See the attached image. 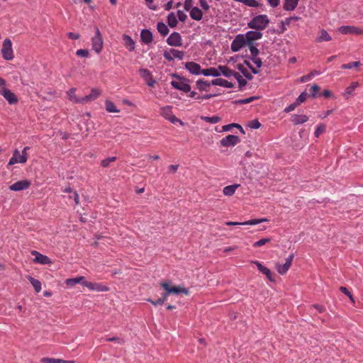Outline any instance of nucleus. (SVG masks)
Segmentation results:
<instances>
[{
    "label": "nucleus",
    "instance_id": "obj_20",
    "mask_svg": "<svg viewBox=\"0 0 363 363\" xmlns=\"http://www.w3.org/2000/svg\"><path fill=\"white\" fill-rule=\"evenodd\" d=\"M140 72L141 74V76L144 78L146 84L149 86H151V87L154 86L156 82L155 79H152L150 72L146 69H140Z\"/></svg>",
    "mask_w": 363,
    "mask_h": 363
},
{
    "label": "nucleus",
    "instance_id": "obj_63",
    "mask_svg": "<svg viewBox=\"0 0 363 363\" xmlns=\"http://www.w3.org/2000/svg\"><path fill=\"white\" fill-rule=\"evenodd\" d=\"M107 340L109 342H116L118 344H121V345L124 343V340L123 339L119 338V337H116L108 338V339H107Z\"/></svg>",
    "mask_w": 363,
    "mask_h": 363
},
{
    "label": "nucleus",
    "instance_id": "obj_27",
    "mask_svg": "<svg viewBox=\"0 0 363 363\" xmlns=\"http://www.w3.org/2000/svg\"><path fill=\"white\" fill-rule=\"evenodd\" d=\"M190 16L195 21H200L202 19L203 12L200 9L194 6L190 10Z\"/></svg>",
    "mask_w": 363,
    "mask_h": 363
},
{
    "label": "nucleus",
    "instance_id": "obj_57",
    "mask_svg": "<svg viewBox=\"0 0 363 363\" xmlns=\"http://www.w3.org/2000/svg\"><path fill=\"white\" fill-rule=\"evenodd\" d=\"M340 291L341 292H342L343 294H345V295H347V296L350 298V299L352 302H354V299H353V297H352V294H351V293H350V292L347 289V288H346V287H345V286H340Z\"/></svg>",
    "mask_w": 363,
    "mask_h": 363
},
{
    "label": "nucleus",
    "instance_id": "obj_9",
    "mask_svg": "<svg viewBox=\"0 0 363 363\" xmlns=\"http://www.w3.org/2000/svg\"><path fill=\"white\" fill-rule=\"evenodd\" d=\"M0 94L10 104H14L18 102L16 96L9 89L4 87L0 89Z\"/></svg>",
    "mask_w": 363,
    "mask_h": 363
},
{
    "label": "nucleus",
    "instance_id": "obj_64",
    "mask_svg": "<svg viewBox=\"0 0 363 363\" xmlns=\"http://www.w3.org/2000/svg\"><path fill=\"white\" fill-rule=\"evenodd\" d=\"M253 62L256 65V66L257 67H261L262 65V60L259 58V57H254V58H252Z\"/></svg>",
    "mask_w": 363,
    "mask_h": 363
},
{
    "label": "nucleus",
    "instance_id": "obj_10",
    "mask_svg": "<svg viewBox=\"0 0 363 363\" xmlns=\"http://www.w3.org/2000/svg\"><path fill=\"white\" fill-rule=\"evenodd\" d=\"M293 259H294V255H289L286 259V262L284 264H281L279 263H277L276 264V269L277 270V272L280 274H284L286 273V272L289 269V268L291 267V264H292V262H293Z\"/></svg>",
    "mask_w": 363,
    "mask_h": 363
},
{
    "label": "nucleus",
    "instance_id": "obj_19",
    "mask_svg": "<svg viewBox=\"0 0 363 363\" xmlns=\"http://www.w3.org/2000/svg\"><path fill=\"white\" fill-rule=\"evenodd\" d=\"M31 254L35 256V262L42 264H47L51 263V261L48 257L43 255L35 250L32 251Z\"/></svg>",
    "mask_w": 363,
    "mask_h": 363
},
{
    "label": "nucleus",
    "instance_id": "obj_13",
    "mask_svg": "<svg viewBox=\"0 0 363 363\" xmlns=\"http://www.w3.org/2000/svg\"><path fill=\"white\" fill-rule=\"evenodd\" d=\"M181 35L177 32L172 33L167 39V43L171 46L179 47L182 45Z\"/></svg>",
    "mask_w": 363,
    "mask_h": 363
},
{
    "label": "nucleus",
    "instance_id": "obj_11",
    "mask_svg": "<svg viewBox=\"0 0 363 363\" xmlns=\"http://www.w3.org/2000/svg\"><path fill=\"white\" fill-rule=\"evenodd\" d=\"M82 285L87 287L90 291H108V287L100 284V283H93L87 281H84L82 282Z\"/></svg>",
    "mask_w": 363,
    "mask_h": 363
},
{
    "label": "nucleus",
    "instance_id": "obj_25",
    "mask_svg": "<svg viewBox=\"0 0 363 363\" xmlns=\"http://www.w3.org/2000/svg\"><path fill=\"white\" fill-rule=\"evenodd\" d=\"M123 40L125 47L129 51H133L135 49V42L133 41V40L128 35H123Z\"/></svg>",
    "mask_w": 363,
    "mask_h": 363
},
{
    "label": "nucleus",
    "instance_id": "obj_36",
    "mask_svg": "<svg viewBox=\"0 0 363 363\" xmlns=\"http://www.w3.org/2000/svg\"><path fill=\"white\" fill-rule=\"evenodd\" d=\"M157 29L162 36L167 35L169 31L168 27L162 22L157 23Z\"/></svg>",
    "mask_w": 363,
    "mask_h": 363
},
{
    "label": "nucleus",
    "instance_id": "obj_7",
    "mask_svg": "<svg viewBox=\"0 0 363 363\" xmlns=\"http://www.w3.org/2000/svg\"><path fill=\"white\" fill-rule=\"evenodd\" d=\"M27 160V156L23 155L22 153L21 154L18 150H15L12 157L9 160L8 165H13L16 163L24 164L26 162Z\"/></svg>",
    "mask_w": 363,
    "mask_h": 363
},
{
    "label": "nucleus",
    "instance_id": "obj_38",
    "mask_svg": "<svg viewBox=\"0 0 363 363\" xmlns=\"http://www.w3.org/2000/svg\"><path fill=\"white\" fill-rule=\"evenodd\" d=\"M160 114L168 120V118L173 114L172 111V106H166L164 107L161 108Z\"/></svg>",
    "mask_w": 363,
    "mask_h": 363
},
{
    "label": "nucleus",
    "instance_id": "obj_62",
    "mask_svg": "<svg viewBox=\"0 0 363 363\" xmlns=\"http://www.w3.org/2000/svg\"><path fill=\"white\" fill-rule=\"evenodd\" d=\"M199 3L203 10L208 11L209 9L210 6L206 0H199Z\"/></svg>",
    "mask_w": 363,
    "mask_h": 363
},
{
    "label": "nucleus",
    "instance_id": "obj_22",
    "mask_svg": "<svg viewBox=\"0 0 363 363\" xmlns=\"http://www.w3.org/2000/svg\"><path fill=\"white\" fill-rule=\"evenodd\" d=\"M140 38L144 43L150 44L153 40V36L149 30L143 29L140 33Z\"/></svg>",
    "mask_w": 363,
    "mask_h": 363
},
{
    "label": "nucleus",
    "instance_id": "obj_53",
    "mask_svg": "<svg viewBox=\"0 0 363 363\" xmlns=\"http://www.w3.org/2000/svg\"><path fill=\"white\" fill-rule=\"evenodd\" d=\"M306 96H307V94L306 92H302L299 96L296 99V104H298V106L304 102L306 100Z\"/></svg>",
    "mask_w": 363,
    "mask_h": 363
},
{
    "label": "nucleus",
    "instance_id": "obj_1",
    "mask_svg": "<svg viewBox=\"0 0 363 363\" xmlns=\"http://www.w3.org/2000/svg\"><path fill=\"white\" fill-rule=\"evenodd\" d=\"M269 23V20L267 15L260 14L254 17L248 23L247 26L250 28L255 29L257 30H264Z\"/></svg>",
    "mask_w": 363,
    "mask_h": 363
},
{
    "label": "nucleus",
    "instance_id": "obj_6",
    "mask_svg": "<svg viewBox=\"0 0 363 363\" xmlns=\"http://www.w3.org/2000/svg\"><path fill=\"white\" fill-rule=\"evenodd\" d=\"M338 31L344 35H363V28L354 26H342Z\"/></svg>",
    "mask_w": 363,
    "mask_h": 363
},
{
    "label": "nucleus",
    "instance_id": "obj_33",
    "mask_svg": "<svg viewBox=\"0 0 363 363\" xmlns=\"http://www.w3.org/2000/svg\"><path fill=\"white\" fill-rule=\"evenodd\" d=\"M240 186V184H233L226 186L223 188V192L225 196H232L235 194V190Z\"/></svg>",
    "mask_w": 363,
    "mask_h": 363
},
{
    "label": "nucleus",
    "instance_id": "obj_34",
    "mask_svg": "<svg viewBox=\"0 0 363 363\" xmlns=\"http://www.w3.org/2000/svg\"><path fill=\"white\" fill-rule=\"evenodd\" d=\"M211 85H212L211 82H208L203 79L196 81V86L200 91H206Z\"/></svg>",
    "mask_w": 363,
    "mask_h": 363
},
{
    "label": "nucleus",
    "instance_id": "obj_52",
    "mask_svg": "<svg viewBox=\"0 0 363 363\" xmlns=\"http://www.w3.org/2000/svg\"><path fill=\"white\" fill-rule=\"evenodd\" d=\"M360 65L359 62H353L347 64H343L342 65V69H352L353 67H358Z\"/></svg>",
    "mask_w": 363,
    "mask_h": 363
},
{
    "label": "nucleus",
    "instance_id": "obj_37",
    "mask_svg": "<svg viewBox=\"0 0 363 363\" xmlns=\"http://www.w3.org/2000/svg\"><path fill=\"white\" fill-rule=\"evenodd\" d=\"M105 105H106V110L109 113H119L120 112V110L116 108L115 104L109 100L106 101Z\"/></svg>",
    "mask_w": 363,
    "mask_h": 363
},
{
    "label": "nucleus",
    "instance_id": "obj_14",
    "mask_svg": "<svg viewBox=\"0 0 363 363\" xmlns=\"http://www.w3.org/2000/svg\"><path fill=\"white\" fill-rule=\"evenodd\" d=\"M238 143H240V138L233 135H228L220 140V144L223 147L234 146Z\"/></svg>",
    "mask_w": 363,
    "mask_h": 363
},
{
    "label": "nucleus",
    "instance_id": "obj_56",
    "mask_svg": "<svg viewBox=\"0 0 363 363\" xmlns=\"http://www.w3.org/2000/svg\"><path fill=\"white\" fill-rule=\"evenodd\" d=\"M77 55L82 57H86L89 55V51L85 49H79L76 52Z\"/></svg>",
    "mask_w": 363,
    "mask_h": 363
},
{
    "label": "nucleus",
    "instance_id": "obj_26",
    "mask_svg": "<svg viewBox=\"0 0 363 363\" xmlns=\"http://www.w3.org/2000/svg\"><path fill=\"white\" fill-rule=\"evenodd\" d=\"M308 120L306 115L294 114L291 116V122L295 125L302 124Z\"/></svg>",
    "mask_w": 363,
    "mask_h": 363
},
{
    "label": "nucleus",
    "instance_id": "obj_39",
    "mask_svg": "<svg viewBox=\"0 0 363 363\" xmlns=\"http://www.w3.org/2000/svg\"><path fill=\"white\" fill-rule=\"evenodd\" d=\"M359 86V83L357 82H352L351 84L346 88L344 96L345 97H347V96H350L352 94V92L355 90L356 88H357Z\"/></svg>",
    "mask_w": 363,
    "mask_h": 363
},
{
    "label": "nucleus",
    "instance_id": "obj_8",
    "mask_svg": "<svg viewBox=\"0 0 363 363\" xmlns=\"http://www.w3.org/2000/svg\"><path fill=\"white\" fill-rule=\"evenodd\" d=\"M247 41L243 35H238L231 43V50L233 52H238L240 50L245 44Z\"/></svg>",
    "mask_w": 363,
    "mask_h": 363
},
{
    "label": "nucleus",
    "instance_id": "obj_3",
    "mask_svg": "<svg viewBox=\"0 0 363 363\" xmlns=\"http://www.w3.org/2000/svg\"><path fill=\"white\" fill-rule=\"evenodd\" d=\"M174 77L176 79L171 82V85L174 89L182 91L185 93L190 92L191 86L187 83V79L177 75H174Z\"/></svg>",
    "mask_w": 363,
    "mask_h": 363
},
{
    "label": "nucleus",
    "instance_id": "obj_44",
    "mask_svg": "<svg viewBox=\"0 0 363 363\" xmlns=\"http://www.w3.org/2000/svg\"><path fill=\"white\" fill-rule=\"evenodd\" d=\"M201 119L206 122L213 123V124L217 123L220 121V118L217 116H213L212 117L203 116V117H201Z\"/></svg>",
    "mask_w": 363,
    "mask_h": 363
},
{
    "label": "nucleus",
    "instance_id": "obj_50",
    "mask_svg": "<svg viewBox=\"0 0 363 363\" xmlns=\"http://www.w3.org/2000/svg\"><path fill=\"white\" fill-rule=\"evenodd\" d=\"M250 46V52L252 55V58L257 57L259 53V50L255 47L253 45H248Z\"/></svg>",
    "mask_w": 363,
    "mask_h": 363
},
{
    "label": "nucleus",
    "instance_id": "obj_42",
    "mask_svg": "<svg viewBox=\"0 0 363 363\" xmlns=\"http://www.w3.org/2000/svg\"><path fill=\"white\" fill-rule=\"evenodd\" d=\"M238 69L239 71H240L242 74L249 80H251L252 79V75L248 72L247 69L244 67L242 65H238Z\"/></svg>",
    "mask_w": 363,
    "mask_h": 363
},
{
    "label": "nucleus",
    "instance_id": "obj_24",
    "mask_svg": "<svg viewBox=\"0 0 363 363\" xmlns=\"http://www.w3.org/2000/svg\"><path fill=\"white\" fill-rule=\"evenodd\" d=\"M76 88H72L67 92L69 99L75 104H82V97H78L75 94Z\"/></svg>",
    "mask_w": 363,
    "mask_h": 363
},
{
    "label": "nucleus",
    "instance_id": "obj_31",
    "mask_svg": "<svg viewBox=\"0 0 363 363\" xmlns=\"http://www.w3.org/2000/svg\"><path fill=\"white\" fill-rule=\"evenodd\" d=\"M41 363H74V361H66L61 359L43 357L40 359Z\"/></svg>",
    "mask_w": 363,
    "mask_h": 363
},
{
    "label": "nucleus",
    "instance_id": "obj_15",
    "mask_svg": "<svg viewBox=\"0 0 363 363\" xmlns=\"http://www.w3.org/2000/svg\"><path fill=\"white\" fill-rule=\"evenodd\" d=\"M269 220V219L264 218H260V219H251V220H249L243 222V223L228 221V222H226L225 224L227 225H257V224H259V223H261L263 222H268Z\"/></svg>",
    "mask_w": 363,
    "mask_h": 363
},
{
    "label": "nucleus",
    "instance_id": "obj_58",
    "mask_svg": "<svg viewBox=\"0 0 363 363\" xmlns=\"http://www.w3.org/2000/svg\"><path fill=\"white\" fill-rule=\"evenodd\" d=\"M177 16H178L179 20L182 22H184L187 18L186 14L180 10H179L177 11Z\"/></svg>",
    "mask_w": 363,
    "mask_h": 363
},
{
    "label": "nucleus",
    "instance_id": "obj_60",
    "mask_svg": "<svg viewBox=\"0 0 363 363\" xmlns=\"http://www.w3.org/2000/svg\"><path fill=\"white\" fill-rule=\"evenodd\" d=\"M297 106H298V104H296V103L294 102V103L290 104L286 108H285L284 112L289 113V112L294 111Z\"/></svg>",
    "mask_w": 363,
    "mask_h": 363
},
{
    "label": "nucleus",
    "instance_id": "obj_18",
    "mask_svg": "<svg viewBox=\"0 0 363 363\" xmlns=\"http://www.w3.org/2000/svg\"><path fill=\"white\" fill-rule=\"evenodd\" d=\"M101 94V91L98 89H92L89 95L82 97V104H86L89 101H94Z\"/></svg>",
    "mask_w": 363,
    "mask_h": 363
},
{
    "label": "nucleus",
    "instance_id": "obj_49",
    "mask_svg": "<svg viewBox=\"0 0 363 363\" xmlns=\"http://www.w3.org/2000/svg\"><path fill=\"white\" fill-rule=\"evenodd\" d=\"M270 240H271L270 238H262V239L255 242L253 244V246L255 247H259L263 246L265 244L268 243Z\"/></svg>",
    "mask_w": 363,
    "mask_h": 363
},
{
    "label": "nucleus",
    "instance_id": "obj_30",
    "mask_svg": "<svg viewBox=\"0 0 363 363\" xmlns=\"http://www.w3.org/2000/svg\"><path fill=\"white\" fill-rule=\"evenodd\" d=\"M299 0H285L284 3V9L286 11H293L298 5Z\"/></svg>",
    "mask_w": 363,
    "mask_h": 363
},
{
    "label": "nucleus",
    "instance_id": "obj_28",
    "mask_svg": "<svg viewBox=\"0 0 363 363\" xmlns=\"http://www.w3.org/2000/svg\"><path fill=\"white\" fill-rule=\"evenodd\" d=\"M84 281H85V277L81 276V277H75V278L67 279L65 281V283H66L67 286L72 287V286H75L77 284H82V282H83Z\"/></svg>",
    "mask_w": 363,
    "mask_h": 363
},
{
    "label": "nucleus",
    "instance_id": "obj_48",
    "mask_svg": "<svg viewBox=\"0 0 363 363\" xmlns=\"http://www.w3.org/2000/svg\"><path fill=\"white\" fill-rule=\"evenodd\" d=\"M116 160V157H108L106 159H104L101 161V166L104 167H108L110 163L111 162H113Z\"/></svg>",
    "mask_w": 363,
    "mask_h": 363
},
{
    "label": "nucleus",
    "instance_id": "obj_54",
    "mask_svg": "<svg viewBox=\"0 0 363 363\" xmlns=\"http://www.w3.org/2000/svg\"><path fill=\"white\" fill-rule=\"evenodd\" d=\"M184 8L187 11H190L192 8H194L193 0H185L184 4Z\"/></svg>",
    "mask_w": 363,
    "mask_h": 363
},
{
    "label": "nucleus",
    "instance_id": "obj_35",
    "mask_svg": "<svg viewBox=\"0 0 363 363\" xmlns=\"http://www.w3.org/2000/svg\"><path fill=\"white\" fill-rule=\"evenodd\" d=\"M28 279L33 286L36 293H39L41 291V283L39 280L34 279L30 276H28Z\"/></svg>",
    "mask_w": 363,
    "mask_h": 363
},
{
    "label": "nucleus",
    "instance_id": "obj_32",
    "mask_svg": "<svg viewBox=\"0 0 363 363\" xmlns=\"http://www.w3.org/2000/svg\"><path fill=\"white\" fill-rule=\"evenodd\" d=\"M218 71L220 72V75L223 74L225 77H230L233 74V70L230 69L226 66L219 65L218 67Z\"/></svg>",
    "mask_w": 363,
    "mask_h": 363
},
{
    "label": "nucleus",
    "instance_id": "obj_61",
    "mask_svg": "<svg viewBox=\"0 0 363 363\" xmlns=\"http://www.w3.org/2000/svg\"><path fill=\"white\" fill-rule=\"evenodd\" d=\"M255 99V97H253V96L249 97V98H247L245 99L239 100L238 101V103L241 104H249V103L253 101Z\"/></svg>",
    "mask_w": 363,
    "mask_h": 363
},
{
    "label": "nucleus",
    "instance_id": "obj_46",
    "mask_svg": "<svg viewBox=\"0 0 363 363\" xmlns=\"http://www.w3.org/2000/svg\"><path fill=\"white\" fill-rule=\"evenodd\" d=\"M237 1L242 2L250 7H257L259 6V3L256 0H237Z\"/></svg>",
    "mask_w": 363,
    "mask_h": 363
},
{
    "label": "nucleus",
    "instance_id": "obj_59",
    "mask_svg": "<svg viewBox=\"0 0 363 363\" xmlns=\"http://www.w3.org/2000/svg\"><path fill=\"white\" fill-rule=\"evenodd\" d=\"M320 87L317 84H313L311 88V94L313 97H315L316 94L319 91Z\"/></svg>",
    "mask_w": 363,
    "mask_h": 363
},
{
    "label": "nucleus",
    "instance_id": "obj_23",
    "mask_svg": "<svg viewBox=\"0 0 363 363\" xmlns=\"http://www.w3.org/2000/svg\"><path fill=\"white\" fill-rule=\"evenodd\" d=\"M212 85L220 86L226 88L234 87V84L223 79H215L211 81Z\"/></svg>",
    "mask_w": 363,
    "mask_h": 363
},
{
    "label": "nucleus",
    "instance_id": "obj_43",
    "mask_svg": "<svg viewBox=\"0 0 363 363\" xmlns=\"http://www.w3.org/2000/svg\"><path fill=\"white\" fill-rule=\"evenodd\" d=\"M330 40H331V37L330 36L328 33L325 30H322L320 31V35L318 38V42L330 41Z\"/></svg>",
    "mask_w": 363,
    "mask_h": 363
},
{
    "label": "nucleus",
    "instance_id": "obj_51",
    "mask_svg": "<svg viewBox=\"0 0 363 363\" xmlns=\"http://www.w3.org/2000/svg\"><path fill=\"white\" fill-rule=\"evenodd\" d=\"M233 127H237V128H240V130H241L242 132H243V133H244L242 128L240 125L236 124V123H232V124H229V125H223V130L224 131H228V130H230Z\"/></svg>",
    "mask_w": 363,
    "mask_h": 363
},
{
    "label": "nucleus",
    "instance_id": "obj_21",
    "mask_svg": "<svg viewBox=\"0 0 363 363\" xmlns=\"http://www.w3.org/2000/svg\"><path fill=\"white\" fill-rule=\"evenodd\" d=\"M252 263L256 264L259 271L263 274L266 275V277L270 280L272 281V273L269 269L262 265L258 261H252Z\"/></svg>",
    "mask_w": 363,
    "mask_h": 363
},
{
    "label": "nucleus",
    "instance_id": "obj_2",
    "mask_svg": "<svg viewBox=\"0 0 363 363\" xmlns=\"http://www.w3.org/2000/svg\"><path fill=\"white\" fill-rule=\"evenodd\" d=\"M160 284L169 295L179 294H184L185 295H189V294L188 289L181 286H172L170 281H163Z\"/></svg>",
    "mask_w": 363,
    "mask_h": 363
},
{
    "label": "nucleus",
    "instance_id": "obj_40",
    "mask_svg": "<svg viewBox=\"0 0 363 363\" xmlns=\"http://www.w3.org/2000/svg\"><path fill=\"white\" fill-rule=\"evenodd\" d=\"M167 23L171 28H174L177 25V16L174 13H170L167 16Z\"/></svg>",
    "mask_w": 363,
    "mask_h": 363
},
{
    "label": "nucleus",
    "instance_id": "obj_29",
    "mask_svg": "<svg viewBox=\"0 0 363 363\" xmlns=\"http://www.w3.org/2000/svg\"><path fill=\"white\" fill-rule=\"evenodd\" d=\"M202 74L204 76H212V77H218L220 75V72L218 71V67H210L208 69H202Z\"/></svg>",
    "mask_w": 363,
    "mask_h": 363
},
{
    "label": "nucleus",
    "instance_id": "obj_4",
    "mask_svg": "<svg viewBox=\"0 0 363 363\" xmlns=\"http://www.w3.org/2000/svg\"><path fill=\"white\" fill-rule=\"evenodd\" d=\"M96 35L91 38L92 49L96 52L100 53L104 47V40L99 29L96 27Z\"/></svg>",
    "mask_w": 363,
    "mask_h": 363
},
{
    "label": "nucleus",
    "instance_id": "obj_41",
    "mask_svg": "<svg viewBox=\"0 0 363 363\" xmlns=\"http://www.w3.org/2000/svg\"><path fill=\"white\" fill-rule=\"evenodd\" d=\"M320 72L317 70H313L312 72H311L308 74H306V75H304V76H302L301 78H300V82L303 83V82H306L308 81H309L311 79H312V77H313L316 74H319Z\"/></svg>",
    "mask_w": 363,
    "mask_h": 363
},
{
    "label": "nucleus",
    "instance_id": "obj_45",
    "mask_svg": "<svg viewBox=\"0 0 363 363\" xmlns=\"http://www.w3.org/2000/svg\"><path fill=\"white\" fill-rule=\"evenodd\" d=\"M170 53L172 55V59L177 58L179 60H182L184 55V53L183 51L175 50V49H171Z\"/></svg>",
    "mask_w": 363,
    "mask_h": 363
},
{
    "label": "nucleus",
    "instance_id": "obj_47",
    "mask_svg": "<svg viewBox=\"0 0 363 363\" xmlns=\"http://www.w3.org/2000/svg\"><path fill=\"white\" fill-rule=\"evenodd\" d=\"M325 129H326V125L325 124H320L315 133H314V135L316 138H318L322 133H323L325 131Z\"/></svg>",
    "mask_w": 363,
    "mask_h": 363
},
{
    "label": "nucleus",
    "instance_id": "obj_5",
    "mask_svg": "<svg viewBox=\"0 0 363 363\" xmlns=\"http://www.w3.org/2000/svg\"><path fill=\"white\" fill-rule=\"evenodd\" d=\"M2 57L6 60H11L13 59V52L12 49L11 40L9 38L4 40L1 48Z\"/></svg>",
    "mask_w": 363,
    "mask_h": 363
},
{
    "label": "nucleus",
    "instance_id": "obj_16",
    "mask_svg": "<svg viewBox=\"0 0 363 363\" xmlns=\"http://www.w3.org/2000/svg\"><path fill=\"white\" fill-rule=\"evenodd\" d=\"M185 68L192 74L199 75L202 72L200 65L194 62H188L185 64Z\"/></svg>",
    "mask_w": 363,
    "mask_h": 363
},
{
    "label": "nucleus",
    "instance_id": "obj_17",
    "mask_svg": "<svg viewBox=\"0 0 363 363\" xmlns=\"http://www.w3.org/2000/svg\"><path fill=\"white\" fill-rule=\"evenodd\" d=\"M262 37V33L259 31H248L246 33L245 38L247 45H252V42Z\"/></svg>",
    "mask_w": 363,
    "mask_h": 363
},
{
    "label": "nucleus",
    "instance_id": "obj_55",
    "mask_svg": "<svg viewBox=\"0 0 363 363\" xmlns=\"http://www.w3.org/2000/svg\"><path fill=\"white\" fill-rule=\"evenodd\" d=\"M249 126L253 129H257L261 126V123L258 120H252L249 123Z\"/></svg>",
    "mask_w": 363,
    "mask_h": 363
},
{
    "label": "nucleus",
    "instance_id": "obj_12",
    "mask_svg": "<svg viewBox=\"0 0 363 363\" xmlns=\"http://www.w3.org/2000/svg\"><path fill=\"white\" fill-rule=\"evenodd\" d=\"M30 186V182L27 179L18 181L9 186V189L13 191H19L27 189Z\"/></svg>",
    "mask_w": 363,
    "mask_h": 363
}]
</instances>
